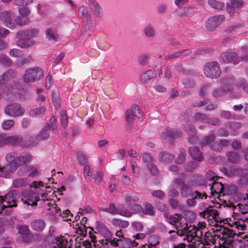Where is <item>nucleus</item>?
I'll return each instance as SVG.
<instances>
[{
    "instance_id": "412c9836",
    "label": "nucleus",
    "mask_w": 248,
    "mask_h": 248,
    "mask_svg": "<svg viewBox=\"0 0 248 248\" xmlns=\"http://www.w3.org/2000/svg\"><path fill=\"white\" fill-rule=\"evenodd\" d=\"M83 175L87 181H91L92 179V172L88 166H85L83 170Z\"/></svg>"
},
{
    "instance_id": "37998d69",
    "label": "nucleus",
    "mask_w": 248,
    "mask_h": 248,
    "mask_svg": "<svg viewBox=\"0 0 248 248\" xmlns=\"http://www.w3.org/2000/svg\"><path fill=\"white\" fill-rule=\"evenodd\" d=\"M132 225L134 227H135L137 230L140 231L142 229V226L140 223L139 222H135L132 223Z\"/></svg>"
},
{
    "instance_id": "e2e57ef3",
    "label": "nucleus",
    "mask_w": 248,
    "mask_h": 248,
    "mask_svg": "<svg viewBox=\"0 0 248 248\" xmlns=\"http://www.w3.org/2000/svg\"><path fill=\"white\" fill-rule=\"evenodd\" d=\"M236 156V155L233 154V153H232L229 156V159L232 161V159H231V157H233V156Z\"/></svg>"
},
{
    "instance_id": "423d86ee",
    "label": "nucleus",
    "mask_w": 248,
    "mask_h": 248,
    "mask_svg": "<svg viewBox=\"0 0 248 248\" xmlns=\"http://www.w3.org/2000/svg\"><path fill=\"white\" fill-rule=\"evenodd\" d=\"M223 20V17L222 16L209 18L206 22V28L209 31H213L221 25Z\"/></svg>"
},
{
    "instance_id": "20e7f679",
    "label": "nucleus",
    "mask_w": 248,
    "mask_h": 248,
    "mask_svg": "<svg viewBox=\"0 0 248 248\" xmlns=\"http://www.w3.org/2000/svg\"><path fill=\"white\" fill-rule=\"evenodd\" d=\"M142 113L140 112V108L137 105H134L131 109L126 111L125 118L127 122L131 123L133 122L135 117H141Z\"/></svg>"
},
{
    "instance_id": "5701e85b",
    "label": "nucleus",
    "mask_w": 248,
    "mask_h": 248,
    "mask_svg": "<svg viewBox=\"0 0 248 248\" xmlns=\"http://www.w3.org/2000/svg\"><path fill=\"white\" fill-rule=\"evenodd\" d=\"M129 203L130 204V209L132 212V214L140 211L141 207V206L137 204L134 203V201L131 199V198H128Z\"/></svg>"
},
{
    "instance_id": "6e6552de",
    "label": "nucleus",
    "mask_w": 248,
    "mask_h": 248,
    "mask_svg": "<svg viewBox=\"0 0 248 248\" xmlns=\"http://www.w3.org/2000/svg\"><path fill=\"white\" fill-rule=\"evenodd\" d=\"M16 197L13 192H9L5 196V197H0V201H1L3 207H9L16 206Z\"/></svg>"
},
{
    "instance_id": "bf43d9fd",
    "label": "nucleus",
    "mask_w": 248,
    "mask_h": 248,
    "mask_svg": "<svg viewBox=\"0 0 248 248\" xmlns=\"http://www.w3.org/2000/svg\"><path fill=\"white\" fill-rule=\"evenodd\" d=\"M90 237H91L92 241L93 242V243L96 242V237L95 236V235L90 234Z\"/></svg>"
},
{
    "instance_id": "bb28decb",
    "label": "nucleus",
    "mask_w": 248,
    "mask_h": 248,
    "mask_svg": "<svg viewBox=\"0 0 248 248\" xmlns=\"http://www.w3.org/2000/svg\"><path fill=\"white\" fill-rule=\"evenodd\" d=\"M195 218V214L191 211H186L185 214V218L187 222H190Z\"/></svg>"
},
{
    "instance_id": "a18cd8bd",
    "label": "nucleus",
    "mask_w": 248,
    "mask_h": 248,
    "mask_svg": "<svg viewBox=\"0 0 248 248\" xmlns=\"http://www.w3.org/2000/svg\"><path fill=\"white\" fill-rule=\"evenodd\" d=\"M128 222L127 221L121 220L120 227L122 228H126L128 226Z\"/></svg>"
},
{
    "instance_id": "f3484780",
    "label": "nucleus",
    "mask_w": 248,
    "mask_h": 248,
    "mask_svg": "<svg viewBox=\"0 0 248 248\" xmlns=\"http://www.w3.org/2000/svg\"><path fill=\"white\" fill-rule=\"evenodd\" d=\"M198 229L195 227H189L187 229V232H186L187 241L190 242L192 239L196 237L197 236V231Z\"/></svg>"
},
{
    "instance_id": "58836bf2",
    "label": "nucleus",
    "mask_w": 248,
    "mask_h": 248,
    "mask_svg": "<svg viewBox=\"0 0 248 248\" xmlns=\"http://www.w3.org/2000/svg\"><path fill=\"white\" fill-rule=\"evenodd\" d=\"M103 176L100 173H97L95 177L94 180L96 183H100L102 180Z\"/></svg>"
},
{
    "instance_id": "3c124183",
    "label": "nucleus",
    "mask_w": 248,
    "mask_h": 248,
    "mask_svg": "<svg viewBox=\"0 0 248 248\" xmlns=\"http://www.w3.org/2000/svg\"><path fill=\"white\" fill-rule=\"evenodd\" d=\"M8 31L3 28L0 29V35H4L8 33Z\"/></svg>"
},
{
    "instance_id": "4468645a",
    "label": "nucleus",
    "mask_w": 248,
    "mask_h": 248,
    "mask_svg": "<svg viewBox=\"0 0 248 248\" xmlns=\"http://www.w3.org/2000/svg\"><path fill=\"white\" fill-rule=\"evenodd\" d=\"M46 37L48 40H55L58 38L56 30L54 28H48L46 31Z\"/></svg>"
},
{
    "instance_id": "f704fd0d",
    "label": "nucleus",
    "mask_w": 248,
    "mask_h": 248,
    "mask_svg": "<svg viewBox=\"0 0 248 248\" xmlns=\"http://www.w3.org/2000/svg\"><path fill=\"white\" fill-rule=\"evenodd\" d=\"M148 168L152 173L154 174H155L156 173H157V171L156 170L155 167L152 163H149L148 164Z\"/></svg>"
},
{
    "instance_id": "2eb2a0df",
    "label": "nucleus",
    "mask_w": 248,
    "mask_h": 248,
    "mask_svg": "<svg viewBox=\"0 0 248 248\" xmlns=\"http://www.w3.org/2000/svg\"><path fill=\"white\" fill-rule=\"evenodd\" d=\"M56 241L59 248H71L70 244L63 236L57 237Z\"/></svg>"
},
{
    "instance_id": "2f4dec72",
    "label": "nucleus",
    "mask_w": 248,
    "mask_h": 248,
    "mask_svg": "<svg viewBox=\"0 0 248 248\" xmlns=\"http://www.w3.org/2000/svg\"><path fill=\"white\" fill-rule=\"evenodd\" d=\"M77 160L80 164H84L86 162L85 157L81 154H78L77 156Z\"/></svg>"
},
{
    "instance_id": "cd10ccee",
    "label": "nucleus",
    "mask_w": 248,
    "mask_h": 248,
    "mask_svg": "<svg viewBox=\"0 0 248 248\" xmlns=\"http://www.w3.org/2000/svg\"><path fill=\"white\" fill-rule=\"evenodd\" d=\"M105 211L112 215H115L118 214V209H117L113 204H111L105 209Z\"/></svg>"
},
{
    "instance_id": "c85d7f7f",
    "label": "nucleus",
    "mask_w": 248,
    "mask_h": 248,
    "mask_svg": "<svg viewBox=\"0 0 248 248\" xmlns=\"http://www.w3.org/2000/svg\"><path fill=\"white\" fill-rule=\"evenodd\" d=\"M72 217V216L70 214V211L68 210L64 211L62 215V218L64 221L71 220Z\"/></svg>"
},
{
    "instance_id": "9b49d317",
    "label": "nucleus",
    "mask_w": 248,
    "mask_h": 248,
    "mask_svg": "<svg viewBox=\"0 0 248 248\" xmlns=\"http://www.w3.org/2000/svg\"><path fill=\"white\" fill-rule=\"evenodd\" d=\"M5 112L11 116H18L23 113V109L18 105H10L5 108Z\"/></svg>"
},
{
    "instance_id": "5fc2aeb1",
    "label": "nucleus",
    "mask_w": 248,
    "mask_h": 248,
    "mask_svg": "<svg viewBox=\"0 0 248 248\" xmlns=\"http://www.w3.org/2000/svg\"><path fill=\"white\" fill-rule=\"evenodd\" d=\"M45 97L41 96V95L39 96V97L38 98V101L39 102L41 103L42 102L45 101Z\"/></svg>"
},
{
    "instance_id": "f03ea898",
    "label": "nucleus",
    "mask_w": 248,
    "mask_h": 248,
    "mask_svg": "<svg viewBox=\"0 0 248 248\" xmlns=\"http://www.w3.org/2000/svg\"><path fill=\"white\" fill-rule=\"evenodd\" d=\"M169 221L171 224L175 225L178 231L176 232L179 236H182L186 233L187 224L183 221V218L177 214L170 216Z\"/></svg>"
},
{
    "instance_id": "f257e3e1",
    "label": "nucleus",
    "mask_w": 248,
    "mask_h": 248,
    "mask_svg": "<svg viewBox=\"0 0 248 248\" xmlns=\"http://www.w3.org/2000/svg\"><path fill=\"white\" fill-rule=\"evenodd\" d=\"M6 159L7 162V166L4 168H0V170L2 172L4 170L7 171H12L16 167L24 164L27 161V158L24 156H18L16 154L7 155Z\"/></svg>"
},
{
    "instance_id": "4d7b16f0",
    "label": "nucleus",
    "mask_w": 248,
    "mask_h": 248,
    "mask_svg": "<svg viewBox=\"0 0 248 248\" xmlns=\"http://www.w3.org/2000/svg\"><path fill=\"white\" fill-rule=\"evenodd\" d=\"M242 108V105H235L233 107V109L235 110H240Z\"/></svg>"
},
{
    "instance_id": "b1692460",
    "label": "nucleus",
    "mask_w": 248,
    "mask_h": 248,
    "mask_svg": "<svg viewBox=\"0 0 248 248\" xmlns=\"http://www.w3.org/2000/svg\"><path fill=\"white\" fill-rule=\"evenodd\" d=\"M208 3L212 7L217 9H220L224 6L223 3L217 1L216 0H208Z\"/></svg>"
},
{
    "instance_id": "e433bc0d",
    "label": "nucleus",
    "mask_w": 248,
    "mask_h": 248,
    "mask_svg": "<svg viewBox=\"0 0 248 248\" xmlns=\"http://www.w3.org/2000/svg\"><path fill=\"white\" fill-rule=\"evenodd\" d=\"M155 90L158 92H160V93H163V92H164L166 89L165 87H163V86L161 85H159V84H157L156 85L155 87Z\"/></svg>"
},
{
    "instance_id": "69168bd1",
    "label": "nucleus",
    "mask_w": 248,
    "mask_h": 248,
    "mask_svg": "<svg viewBox=\"0 0 248 248\" xmlns=\"http://www.w3.org/2000/svg\"><path fill=\"white\" fill-rule=\"evenodd\" d=\"M3 207L1 201H0V214H1L2 208Z\"/></svg>"
},
{
    "instance_id": "0e129e2a",
    "label": "nucleus",
    "mask_w": 248,
    "mask_h": 248,
    "mask_svg": "<svg viewBox=\"0 0 248 248\" xmlns=\"http://www.w3.org/2000/svg\"><path fill=\"white\" fill-rule=\"evenodd\" d=\"M46 196H47V194L45 193V194H43L42 196V198H44L43 200L45 201V199L46 198Z\"/></svg>"
},
{
    "instance_id": "1a4fd4ad",
    "label": "nucleus",
    "mask_w": 248,
    "mask_h": 248,
    "mask_svg": "<svg viewBox=\"0 0 248 248\" xmlns=\"http://www.w3.org/2000/svg\"><path fill=\"white\" fill-rule=\"evenodd\" d=\"M39 200V197L34 193H30L25 195L24 198L22 200L24 205L26 204L27 206L31 205V206H36L37 202Z\"/></svg>"
},
{
    "instance_id": "473e14b6",
    "label": "nucleus",
    "mask_w": 248,
    "mask_h": 248,
    "mask_svg": "<svg viewBox=\"0 0 248 248\" xmlns=\"http://www.w3.org/2000/svg\"><path fill=\"white\" fill-rule=\"evenodd\" d=\"M61 120L62 122V124L63 126H65L67 125L68 124V120L67 116L65 113H62L61 116Z\"/></svg>"
},
{
    "instance_id": "a19ab883",
    "label": "nucleus",
    "mask_w": 248,
    "mask_h": 248,
    "mask_svg": "<svg viewBox=\"0 0 248 248\" xmlns=\"http://www.w3.org/2000/svg\"><path fill=\"white\" fill-rule=\"evenodd\" d=\"M24 184L23 180L21 179H19L14 181V185L15 186H22Z\"/></svg>"
},
{
    "instance_id": "4be33fe9",
    "label": "nucleus",
    "mask_w": 248,
    "mask_h": 248,
    "mask_svg": "<svg viewBox=\"0 0 248 248\" xmlns=\"http://www.w3.org/2000/svg\"><path fill=\"white\" fill-rule=\"evenodd\" d=\"M143 32L145 35L148 38L153 37L155 35V31L153 27L149 25L144 28Z\"/></svg>"
},
{
    "instance_id": "603ef678",
    "label": "nucleus",
    "mask_w": 248,
    "mask_h": 248,
    "mask_svg": "<svg viewBox=\"0 0 248 248\" xmlns=\"http://www.w3.org/2000/svg\"><path fill=\"white\" fill-rule=\"evenodd\" d=\"M232 147L234 148L237 149L239 148L241 146L240 143L237 141H234L232 144Z\"/></svg>"
},
{
    "instance_id": "8fccbe9b",
    "label": "nucleus",
    "mask_w": 248,
    "mask_h": 248,
    "mask_svg": "<svg viewBox=\"0 0 248 248\" xmlns=\"http://www.w3.org/2000/svg\"><path fill=\"white\" fill-rule=\"evenodd\" d=\"M143 160H146L148 162H150L152 160L151 157L147 154L144 155L142 157Z\"/></svg>"
},
{
    "instance_id": "680f3d73",
    "label": "nucleus",
    "mask_w": 248,
    "mask_h": 248,
    "mask_svg": "<svg viewBox=\"0 0 248 248\" xmlns=\"http://www.w3.org/2000/svg\"><path fill=\"white\" fill-rule=\"evenodd\" d=\"M171 203H172V206L174 207H175V206L177 205V203L176 202H175V201H171Z\"/></svg>"
},
{
    "instance_id": "6ab92c4d",
    "label": "nucleus",
    "mask_w": 248,
    "mask_h": 248,
    "mask_svg": "<svg viewBox=\"0 0 248 248\" xmlns=\"http://www.w3.org/2000/svg\"><path fill=\"white\" fill-rule=\"evenodd\" d=\"M191 157L196 160H200L202 158V155L200 151L196 147H191L189 149Z\"/></svg>"
},
{
    "instance_id": "6e6d98bb",
    "label": "nucleus",
    "mask_w": 248,
    "mask_h": 248,
    "mask_svg": "<svg viewBox=\"0 0 248 248\" xmlns=\"http://www.w3.org/2000/svg\"><path fill=\"white\" fill-rule=\"evenodd\" d=\"M173 248H186V245L185 244H180L177 246H175Z\"/></svg>"
},
{
    "instance_id": "c9c22d12",
    "label": "nucleus",
    "mask_w": 248,
    "mask_h": 248,
    "mask_svg": "<svg viewBox=\"0 0 248 248\" xmlns=\"http://www.w3.org/2000/svg\"><path fill=\"white\" fill-rule=\"evenodd\" d=\"M232 227H234L235 228L241 231L245 230L246 228L245 225H241L236 222L234 223V224L232 226Z\"/></svg>"
},
{
    "instance_id": "79ce46f5",
    "label": "nucleus",
    "mask_w": 248,
    "mask_h": 248,
    "mask_svg": "<svg viewBox=\"0 0 248 248\" xmlns=\"http://www.w3.org/2000/svg\"><path fill=\"white\" fill-rule=\"evenodd\" d=\"M108 140H102L99 141L98 142L97 145L99 148H102V147L105 146L106 145H107L108 144Z\"/></svg>"
},
{
    "instance_id": "0eeeda50",
    "label": "nucleus",
    "mask_w": 248,
    "mask_h": 248,
    "mask_svg": "<svg viewBox=\"0 0 248 248\" xmlns=\"http://www.w3.org/2000/svg\"><path fill=\"white\" fill-rule=\"evenodd\" d=\"M183 196L187 198V202L190 206L194 205V200L200 197L199 193L197 191L192 192L191 190L188 187H184L182 191Z\"/></svg>"
},
{
    "instance_id": "393cba45",
    "label": "nucleus",
    "mask_w": 248,
    "mask_h": 248,
    "mask_svg": "<svg viewBox=\"0 0 248 248\" xmlns=\"http://www.w3.org/2000/svg\"><path fill=\"white\" fill-rule=\"evenodd\" d=\"M92 10L94 14L97 16L100 15L102 13V9L101 6L97 3H93L92 5Z\"/></svg>"
},
{
    "instance_id": "774afa93",
    "label": "nucleus",
    "mask_w": 248,
    "mask_h": 248,
    "mask_svg": "<svg viewBox=\"0 0 248 248\" xmlns=\"http://www.w3.org/2000/svg\"><path fill=\"white\" fill-rule=\"evenodd\" d=\"M46 205H47V206H48V210H49V209H50L49 207H50L51 205H52V203H50V202H47V203H46Z\"/></svg>"
},
{
    "instance_id": "4c0bfd02",
    "label": "nucleus",
    "mask_w": 248,
    "mask_h": 248,
    "mask_svg": "<svg viewBox=\"0 0 248 248\" xmlns=\"http://www.w3.org/2000/svg\"><path fill=\"white\" fill-rule=\"evenodd\" d=\"M210 214L211 216H212L213 218H215L216 217L217 215V212L216 210L210 209V210H207L206 211H205L204 212V213H208Z\"/></svg>"
},
{
    "instance_id": "39448f33",
    "label": "nucleus",
    "mask_w": 248,
    "mask_h": 248,
    "mask_svg": "<svg viewBox=\"0 0 248 248\" xmlns=\"http://www.w3.org/2000/svg\"><path fill=\"white\" fill-rule=\"evenodd\" d=\"M43 76L42 70L39 68L31 69L26 71L25 75V80L26 82H32Z\"/></svg>"
},
{
    "instance_id": "864d4df0",
    "label": "nucleus",
    "mask_w": 248,
    "mask_h": 248,
    "mask_svg": "<svg viewBox=\"0 0 248 248\" xmlns=\"http://www.w3.org/2000/svg\"><path fill=\"white\" fill-rule=\"evenodd\" d=\"M232 54H222L221 55V58L223 60V61H225V58L226 57H230L231 56Z\"/></svg>"
},
{
    "instance_id": "13d9d810",
    "label": "nucleus",
    "mask_w": 248,
    "mask_h": 248,
    "mask_svg": "<svg viewBox=\"0 0 248 248\" xmlns=\"http://www.w3.org/2000/svg\"><path fill=\"white\" fill-rule=\"evenodd\" d=\"M128 154L132 157H135L136 155V152L134 151H131L128 153Z\"/></svg>"
},
{
    "instance_id": "ddd939ff",
    "label": "nucleus",
    "mask_w": 248,
    "mask_h": 248,
    "mask_svg": "<svg viewBox=\"0 0 248 248\" xmlns=\"http://www.w3.org/2000/svg\"><path fill=\"white\" fill-rule=\"evenodd\" d=\"M96 229L99 232L105 237H109L111 236L110 232L107 228L106 226L101 222H97Z\"/></svg>"
},
{
    "instance_id": "f8f14e48",
    "label": "nucleus",
    "mask_w": 248,
    "mask_h": 248,
    "mask_svg": "<svg viewBox=\"0 0 248 248\" xmlns=\"http://www.w3.org/2000/svg\"><path fill=\"white\" fill-rule=\"evenodd\" d=\"M128 199H127V201L125 202V204L122 208L120 207L118 209V214L126 217H129L132 214V212L130 209V204L129 203Z\"/></svg>"
},
{
    "instance_id": "49530a36",
    "label": "nucleus",
    "mask_w": 248,
    "mask_h": 248,
    "mask_svg": "<svg viewBox=\"0 0 248 248\" xmlns=\"http://www.w3.org/2000/svg\"><path fill=\"white\" fill-rule=\"evenodd\" d=\"M51 78L50 76H47L46 79V87L49 88Z\"/></svg>"
},
{
    "instance_id": "c03bdc74",
    "label": "nucleus",
    "mask_w": 248,
    "mask_h": 248,
    "mask_svg": "<svg viewBox=\"0 0 248 248\" xmlns=\"http://www.w3.org/2000/svg\"><path fill=\"white\" fill-rule=\"evenodd\" d=\"M187 0H176L175 3L178 6H181L186 3Z\"/></svg>"
},
{
    "instance_id": "7c9ffc66",
    "label": "nucleus",
    "mask_w": 248,
    "mask_h": 248,
    "mask_svg": "<svg viewBox=\"0 0 248 248\" xmlns=\"http://www.w3.org/2000/svg\"><path fill=\"white\" fill-rule=\"evenodd\" d=\"M13 124L14 122L13 121H6L2 124V127L4 129H9L13 125Z\"/></svg>"
},
{
    "instance_id": "a211bd4d",
    "label": "nucleus",
    "mask_w": 248,
    "mask_h": 248,
    "mask_svg": "<svg viewBox=\"0 0 248 248\" xmlns=\"http://www.w3.org/2000/svg\"><path fill=\"white\" fill-rule=\"evenodd\" d=\"M45 226V222L42 220L34 221L32 224V227L33 229L38 232L43 231Z\"/></svg>"
},
{
    "instance_id": "72a5a7b5",
    "label": "nucleus",
    "mask_w": 248,
    "mask_h": 248,
    "mask_svg": "<svg viewBox=\"0 0 248 248\" xmlns=\"http://www.w3.org/2000/svg\"><path fill=\"white\" fill-rule=\"evenodd\" d=\"M10 54L14 57H19L22 55V53L20 50L14 49L11 51Z\"/></svg>"
},
{
    "instance_id": "a878e982",
    "label": "nucleus",
    "mask_w": 248,
    "mask_h": 248,
    "mask_svg": "<svg viewBox=\"0 0 248 248\" xmlns=\"http://www.w3.org/2000/svg\"><path fill=\"white\" fill-rule=\"evenodd\" d=\"M143 213L144 214L148 215H153L154 214L153 207L150 204H146L145 205L144 209L143 210Z\"/></svg>"
},
{
    "instance_id": "052dcab7",
    "label": "nucleus",
    "mask_w": 248,
    "mask_h": 248,
    "mask_svg": "<svg viewBox=\"0 0 248 248\" xmlns=\"http://www.w3.org/2000/svg\"><path fill=\"white\" fill-rule=\"evenodd\" d=\"M42 137H40L41 139H45L47 138L48 135L46 134L45 133L42 135Z\"/></svg>"
},
{
    "instance_id": "338daca9",
    "label": "nucleus",
    "mask_w": 248,
    "mask_h": 248,
    "mask_svg": "<svg viewBox=\"0 0 248 248\" xmlns=\"http://www.w3.org/2000/svg\"><path fill=\"white\" fill-rule=\"evenodd\" d=\"M121 232H117L116 233V235L119 237H121Z\"/></svg>"
},
{
    "instance_id": "9d476101",
    "label": "nucleus",
    "mask_w": 248,
    "mask_h": 248,
    "mask_svg": "<svg viewBox=\"0 0 248 248\" xmlns=\"http://www.w3.org/2000/svg\"><path fill=\"white\" fill-rule=\"evenodd\" d=\"M32 1V0H16V4L21 7L19 9L20 15L23 16L28 15L29 11L25 6L31 3Z\"/></svg>"
},
{
    "instance_id": "09e8293b",
    "label": "nucleus",
    "mask_w": 248,
    "mask_h": 248,
    "mask_svg": "<svg viewBox=\"0 0 248 248\" xmlns=\"http://www.w3.org/2000/svg\"><path fill=\"white\" fill-rule=\"evenodd\" d=\"M153 195L154 196L161 197L163 196V193L162 191L158 190V191H154L153 193Z\"/></svg>"
},
{
    "instance_id": "c756f323",
    "label": "nucleus",
    "mask_w": 248,
    "mask_h": 248,
    "mask_svg": "<svg viewBox=\"0 0 248 248\" xmlns=\"http://www.w3.org/2000/svg\"><path fill=\"white\" fill-rule=\"evenodd\" d=\"M18 232L23 236L26 235L28 234L29 229L26 226L20 227L18 228Z\"/></svg>"
},
{
    "instance_id": "aec40b11",
    "label": "nucleus",
    "mask_w": 248,
    "mask_h": 248,
    "mask_svg": "<svg viewBox=\"0 0 248 248\" xmlns=\"http://www.w3.org/2000/svg\"><path fill=\"white\" fill-rule=\"evenodd\" d=\"M154 72L151 70H149L144 72L141 77V80L144 83L147 82L153 78Z\"/></svg>"
},
{
    "instance_id": "de8ad7c7",
    "label": "nucleus",
    "mask_w": 248,
    "mask_h": 248,
    "mask_svg": "<svg viewBox=\"0 0 248 248\" xmlns=\"http://www.w3.org/2000/svg\"><path fill=\"white\" fill-rule=\"evenodd\" d=\"M83 246L85 248H92V244L89 241H84L83 242Z\"/></svg>"
},
{
    "instance_id": "7ed1b4c3",
    "label": "nucleus",
    "mask_w": 248,
    "mask_h": 248,
    "mask_svg": "<svg viewBox=\"0 0 248 248\" xmlns=\"http://www.w3.org/2000/svg\"><path fill=\"white\" fill-rule=\"evenodd\" d=\"M204 71L207 77L211 78H216L220 74L219 67L216 62H212L206 64L204 67Z\"/></svg>"
},
{
    "instance_id": "ea45409f",
    "label": "nucleus",
    "mask_w": 248,
    "mask_h": 248,
    "mask_svg": "<svg viewBox=\"0 0 248 248\" xmlns=\"http://www.w3.org/2000/svg\"><path fill=\"white\" fill-rule=\"evenodd\" d=\"M121 219L117 218H114L111 220V224L115 226L120 227Z\"/></svg>"
},
{
    "instance_id": "dca6fc26",
    "label": "nucleus",
    "mask_w": 248,
    "mask_h": 248,
    "mask_svg": "<svg viewBox=\"0 0 248 248\" xmlns=\"http://www.w3.org/2000/svg\"><path fill=\"white\" fill-rule=\"evenodd\" d=\"M223 188V185L221 183L215 182L210 187L211 194L214 196L215 194L220 193L222 192Z\"/></svg>"
}]
</instances>
